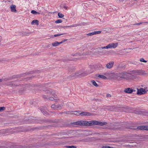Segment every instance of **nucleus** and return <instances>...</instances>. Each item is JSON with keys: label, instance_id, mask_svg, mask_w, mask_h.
<instances>
[{"label": "nucleus", "instance_id": "obj_1", "mask_svg": "<svg viewBox=\"0 0 148 148\" xmlns=\"http://www.w3.org/2000/svg\"><path fill=\"white\" fill-rule=\"evenodd\" d=\"M106 122H101L96 121H82V126H92L93 125H97L100 126H103L107 124Z\"/></svg>", "mask_w": 148, "mask_h": 148}, {"label": "nucleus", "instance_id": "obj_2", "mask_svg": "<svg viewBox=\"0 0 148 148\" xmlns=\"http://www.w3.org/2000/svg\"><path fill=\"white\" fill-rule=\"evenodd\" d=\"M91 73L88 70L85 71V69H82L76 72L75 74V76L81 77L85 76Z\"/></svg>", "mask_w": 148, "mask_h": 148}, {"label": "nucleus", "instance_id": "obj_3", "mask_svg": "<svg viewBox=\"0 0 148 148\" xmlns=\"http://www.w3.org/2000/svg\"><path fill=\"white\" fill-rule=\"evenodd\" d=\"M133 73L137 74L140 75H144L147 74L145 71L142 70H134L132 71Z\"/></svg>", "mask_w": 148, "mask_h": 148}, {"label": "nucleus", "instance_id": "obj_4", "mask_svg": "<svg viewBox=\"0 0 148 148\" xmlns=\"http://www.w3.org/2000/svg\"><path fill=\"white\" fill-rule=\"evenodd\" d=\"M137 94L138 95H142L147 93V91L145 89L140 88V89L137 88Z\"/></svg>", "mask_w": 148, "mask_h": 148}, {"label": "nucleus", "instance_id": "obj_5", "mask_svg": "<svg viewBox=\"0 0 148 148\" xmlns=\"http://www.w3.org/2000/svg\"><path fill=\"white\" fill-rule=\"evenodd\" d=\"M118 44L117 43H112L108 44V45L106 47H104V48L108 49L112 48H115L118 46Z\"/></svg>", "mask_w": 148, "mask_h": 148}, {"label": "nucleus", "instance_id": "obj_6", "mask_svg": "<svg viewBox=\"0 0 148 148\" xmlns=\"http://www.w3.org/2000/svg\"><path fill=\"white\" fill-rule=\"evenodd\" d=\"M19 82V81L17 80L15 81L10 82L6 83V85L9 86H18V84H19L18 83H17Z\"/></svg>", "mask_w": 148, "mask_h": 148}, {"label": "nucleus", "instance_id": "obj_7", "mask_svg": "<svg viewBox=\"0 0 148 148\" xmlns=\"http://www.w3.org/2000/svg\"><path fill=\"white\" fill-rule=\"evenodd\" d=\"M63 105L62 104H59L56 105H52L51 106V107L52 108H53L54 110L56 109H61Z\"/></svg>", "mask_w": 148, "mask_h": 148}, {"label": "nucleus", "instance_id": "obj_8", "mask_svg": "<svg viewBox=\"0 0 148 148\" xmlns=\"http://www.w3.org/2000/svg\"><path fill=\"white\" fill-rule=\"evenodd\" d=\"M79 114L82 116H89L91 115H94V114L93 113H91L89 112H82L80 113Z\"/></svg>", "mask_w": 148, "mask_h": 148}, {"label": "nucleus", "instance_id": "obj_9", "mask_svg": "<svg viewBox=\"0 0 148 148\" xmlns=\"http://www.w3.org/2000/svg\"><path fill=\"white\" fill-rule=\"evenodd\" d=\"M104 49H105L104 47L98 48L97 49V50L96 52L98 53H101L105 54L106 53V52L105 51L103 50Z\"/></svg>", "mask_w": 148, "mask_h": 148}, {"label": "nucleus", "instance_id": "obj_10", "mask_svg": "<svg viewBox=\"0 0 148 148\" xmlns=\"http://www.w3.org/2000/svg\"><path fill=\"white\" fill-rule=\"evenodd\" d=\"M137 128L138 129L143 130H148V126H138L137 127Z\"/></svg>", "mask_w": 148, "mask_h": 148}, {"label": "nucleus", "instance_id": "obj_11", "mask_svg": "<svg viewBox=\"0 0 148 148\" xmlns=\"http://www.w3.org/2000/svg\"><path fill=\"white\" fill-rule=\"evenodd\" d=\"M114 62L113 61H111L106 64V66L108 69H111L112 68L114 64Z\"/></svg>", "mask_w": 148, "mask_h": 148}, {"label": "nucleus", "instance_id": "obj_12", "mask_svg": "<svg viewBox=\"0 0 148 148\" xmlns=\"http://www.w3.org/2000/svg\"><path fill=\"white\" fill-rule=\"evenodd\" d=\"M16 6L14 5H12L10 6V9L11 11L12 12L16 13L17 11L16 10Z\"/></svg>", "mask_w": 148, "mask_h": 148}, {"label": "nucleus", "instance_id": "obj_13", "mask_svg": "<svg viewBox=\"0 0 148 148\" xmlns=\"http://www.w3.org/2000/svg\"><path fill=\"white\" fill-rule=\"evenodd\" d=\"M96 76L103 79H106L107 78L105 76L99 74H97L96 75Z\"/></svg>", "mask_w": 148, "mask_h": 148}, {"label": "nucleus", "instance_id": "obj_14", "mask_svg": "<svg viewBox=\"0 0 148 148\" xmlns=\"http://www.w3.org/2000/svg\"><path fill=\"white\" fill-rule=\"evenodd\" d=\"M124 91L125 92L128 93H131L132 92V89L130 88H126Z\"/></svg>", "mask_w": 148, "mask_h": 148}, {"label": "nucleus", "instance_id": "obj_15", "mask_svg": "<svg viewBox=\"0 0 148 148\" xmlns=\"http://www.w3.org/2000/svg\"><path fill=\"white\" fill-rule=\"evenodd\" d=\"M32 32H23L22 33V34L23 36H27L29 34H31Z\"/></svg>", "mask_w": 148, "mask_h": 148}, {"label": "nucleus", "instance_id": "obj_16", "mask_svg": "<svg viewBox=\"0 0 148 148\" xmlns=\"http://www.w3.org/2000/svg\"><path fill=\"white\" fill-rule=\"evenodd\" d=\"M39 21L37 20H33L31 22V24L32 25H33L35 23L36 25H38Z\"/></svg>", "mask_w": 148, "mask_h": 148}, {"label": "nucleus", "instance_id": "obj_17", "mask_svg": "<svg viewBox=\"0 0 148 148\" xmlns=\"http://www.w3.org/2000/svg\"><path fill=\"white\" fill-rule=\"evenodd\" d=\"M60 44V42H59L57 41L55 42L52 44V45L54 47H56L58 46Z\"/></svg>", "mask_w": 148, "mask_h": 148}, {"label": "nucleus", "instance_id": "obj_18", "mask_svg": "<svg viewBox=\"0 0 148 148\" xmlns=\"http://www.w3.org/2000/svg\"><path fill=\"white\" fill-rule=\"evenodd\" d=\"M44 90L47 93H48L49 94H52L53 95H54V92H53L51 91V90Z\"/></svg>", "mask_w": 148, "mask_h": 148}, {"label": "nucleus", "instance_id": "obj_19", "mask_svg": "<svg viewBox=\"0 0 148 148\" xmlns=\"http://www.w3.org/2000/svg\"><path fill=\"white\" fill-rule=\"evenodd\" d=\"M91 82L92 84L95 86L97 87L99 86V85L96 83L95 81L92 80L91 81Z\"/></svg>", "mask_w": 148, "mask_h": 148}, {"label": "nucleus", "instance_id": "obj_20", "mask_svg": "<svg viewBox=\"0 0 148 148\" xmlns=\"http://www.w3.org/2000/svg\"><path fill=\"white\" fill-rule=\"evenodd\" d=\"M82 121H79L75 122V124L77 125H82Z\"/></svg>", "mask_w": 148, "mask_h": 148}, {"label": "nucleus", "instance_id": "obj_21", "mask_svg": "<svg viewBox=\"0 0 148 148\" xmlns=\"http://www.w3.org/2000/svg\"><path fill=\"white\" fill-rule=\"evenodd\" d=\"M80 111H75L74 112H74V113H72V114H75V115H79L80 114H80V113H79V112Z\"/></svg>", "mask_w": 148, "mask_h": 148}, {"label": "nucleus", "instance_id": "obj_22", "mask_svg": "<svg viewBox=\"0 0 148 148\" xmlns=\"http://www.w3.org/2000/svg\"><path fill=\"white\" fill-rule=\"evenodd\" d=\"M47 99L51 100L53 101V100H54L55 102L58 101V99H54L53 98V97H51L48 98H47Z\"/></svg>", "mask_w": 148, "mask_h": 148}, {"label": "nucleus", "instance_id": "obj_23", "mask_svg": "<svg viewBox=\"0 0 148 148\" xmlns=\"http://www.w3.org/2000/svg\"><path fill=\"white\" fill-rule=\"evenodd\" d=\"M78 25L77 24H75L74 25H73L65 26L63 27L64 28L65 27L67 28V27H74L77 26Z\"/></svg>", "mask_w": 148, "mask_h": 148}, {"label": "nucleus", "instance_id": "obj_24", "mask_svg": "<svg viewBox=\"0 0 148 148\" xmlns=\"http://www.w3.org/2000/svg\"><path fill=\"white\" fill-rule=\"evenodd\" d=\"M31 12L32 14H40V13L38 12H37L35 10H32L31 11Z\"/></svg>", "mask_w": 148, "mask_h": 148}, {"label": "nucleus", "instance_id": "obj_25", "mask_svg": "<svg viewBox=\"0 0 148 148\" xmlns=\"http://www.w3.org/2000/svg\"><path fill=\"white\" fill-rule=\"evenodd\" d=\"M58 16L60 18H62L64 16V14H62L60 12H59L58 13Z\"/></svg>", "mask_w": 148, "mask_h": 148}, {"label": "nucleus", "instance_id": "obj_26", "mask_svg": "<svg viewBox=\"0 0 148 148\" xmlns=\"http://www.w3.org/2000/svg\"><path fill=\"white\" fill-rule=\"evenodd\" d=\"M62 22V20L58 19V20H57V21H55V23H61Z\"/></svg>", "mask_w": 148, "mask_h": 148}, {"label": "nucleus", "instance_id": "obj_27", "mask_svg": "<svg viewBox=\"0 0 148 148\" xmlns=\"http://www.w3.org/2000/svg\"><path fill=\"white\" fill-rule=\"evenodd\" d=\"M102 148H115L112 147H110L108 146H103L102 147Z\"/></svg>", "mask_w": 148, "mask_h": 148}, {"label": "nucleus", "instance_id": "obj_28", "mask_svg": "<svg viewBox=\"0 0 148 148\" xmlns=\"http://www.w3.org/2000/svg\"><path fill=\"white\" fill-rule=\"evenodd\" d=\"M118 76L119 77H120L121 78H124L125 77L123 75L119 73V74Z\"/></svg>", "mask_w": 148, "mask_h": 148}, {"label": "nucleus", "instance_id": "obj_29", "mask_svg": "<svg viewBox=\"0 0 148 148\" xmlns=\"http://www.w3.org/2000/svg\"><path fill=\"white\" fill-rule=\"evenodd\" d=\"M94 35H95L94 32L86 34V35L88 36H91Z\"/></svg>", "mask_w": 148, "mask_h": 148}, {"label": "nucleus", "instance_id": "obj_30", "mask_svg": "<svg viewBox=\"0 0 148 148\" xmlns=\"http://www.w3.org/2000/svg\"><path fill=\"white\" fill-rule=\"evenodd\" d=\"M140 62H145V63L147 62V61H146V60H144V58H141L140 59Z\"/></svg>", "mask_w": 148, "mask_h": 148}, {"label": "nucleus", "instance_id": "obj_31", "mask_svg": "<svg viewBox=\"0 0 148 148\" xmlns=\"http://www.w3.org/2000/svg\"><path fill=\"white\" fill-rule=\"evenodd\" d=\"M73 111H66V112H62V113H65L66 114H72L71 112H73Z\"/></svg>", "mask_w": 148, "mask_h": 148}, {"label": "nucleus", "instance_id": "obj_32", "mask_svg": "<svg viewBox=\"0 0 148 148\" xmlns=\"http://www.w3.org/2000/svg\"><path fill=\"white\" fill-rule=\"evenodd\" d=\"M101 31H100L94 32L95 35L100 34L101 33Z\"/></svg>", "mask_w": 148, "mask_h": 148}, {"label": "nucleus", "instance_id": "obj_33", "mask_svg": "<svg viewBox=\"0 0 148 148\" xmlns=\"http://www.w3.org/2000/svg\"><path fill=\"white\" fill-rule=\"evenodd\" d=\"M5 108L4 107H0V111L2 112L3 110H5Z\"/></svg>", "mask_w": 148, "mask_h": 148}, {"label": "nucleus", "instance_id": "obj_34", "mask_svg": "<svg viewBox=\"0 0 148 148\" xmlns=\"http://www.w3.org/2000/svg\"><path fill=\"white\" fill-rule=\"evenodd\" d=\"M67 148H76V146H67L66 147Z\"/></svg>", "mask_w": 148, "mask_h": 148}, {"label": "nucleus", "instance_id": "obj_35", "mask_svg": "<svg viewBox=\"0 0 148 148\" xmlns=\"http://www.w3.org/2000/svg\"><path fill=\"white\" fill-rule=\"evenodd\" d=\"M55 34L53 36L54 37H56L58 36H61L62 35L64 34Z\"/></svg>", "mask_w": 148, "mask_h": 148}, {"label": "nucleus", "instance_id": "obj_36", "mask_svg": "<svg viewBox=\"0 0 148 148\" xmlns=\"http://www.w3.org/2000/svg\"><path fill=\"white\" fill-rule=\"evenodd\" d=\"M34 86H38L40 88H42V87H43V86L42 85H37L36 84L35 85H34Z\"/></svg>", "mask_w": 148, "mask_h": 148}, {"label": "nucleus", "instance_id": "obj_37", "mask_svg": "<svg viewBox=\"0 0 148 148\" xmlns=\"http://www.w3.org/2000/svg\"><path fill=\"white\" fill-rule=\"evenodd\" d=\"M42 112L44 115H46L47 114V112L45 111L42 110Z\"/></svg>", "mask_w": 148, "mask_h": 148}, {"label": "nucleus", "instance_id": "obj_38", "mask_svg": "<svg viewBox=\"0 0 148 148\" xmlns=\"http://www.w3.org/2000/svg\"><path fill=\"white\" fill-rule=\"evenodd\" d=\"M106 97L108 98L110 97H111V95L109 93H108L106 94Z\"/></svg>", "mask_w": 148, "mask_h": 148}, {"label": "nucleus", "instance_id": "obj_39", "mask_svg": "<svg viewBox=\"0 0 148 148\" xmlns=\"http://www.w3.org/2000/svg\"><path fill=\"white\" fill-rule=\"evenodd\" d=\"M67 39H64L61 42H60V44L62 43L63 42H64L67 40Z\"/></svg>", "mask_w": 148, "mask_h": 148}, {"label": "nucleus", "instance_id": "obj_40", "mask_svg": "<svg viewBox=\"0 0 148 148\" xmlns=\"http://www.w3.org/2000/svg\"><path fill=\"white\" fill-rule=\"evenodd\" d=\"M42 97L43 98L45 99H47V96L45 95H42Z\"/></svg>", "mask_w": 148, "mask_h": 148}, {"label": "nucleus", "instance_id": "obj_41", "mask_svg": "<svg viewBox=\"0 0 148 148\" xmlns=\"http://www.w3.org/2000/svg\"><path fill=\"white\" fill-rule=\"evenodd\" d=\"M143 23H142V22H140L139 23H136V24L135 25H140V24H142Z\"/></svg>", "mask_w": 148, "mask_h": 148}, {"label": "nucleus", "instance_id": "obj_42", "mask_svg": "<svg viewBox=\"0 0 148 148\" xmlns=\"http://www.w3.org/2000/svg\"><path fill=\"white\" fill-rule=\"evenodd\" d=\"M2 40V37L1 36H0V42Z\"/></svg>", "mask_w": 148, "mask_h": 148}, {"label": "nucleus", "instance_id": "obj_43", "mask_svg": "<svg viewBox=\"0 0 148 148\" xmlns=\"http://www.w3.org/2000/svg\"><path fill=\"white\" fill-rule=\"evenodd\" d=\"M132 92H135L136 91V90H134L132 89Z\"/></svg>", "mask_w": 148, "mask_h": 148}, {"label": "nucleus", "instance_id": "obj_44", "mask_svg": "<svg viewBox=\"0 0 148 148\" xmlns=\"http://www.w3.org/2000/svg\"><path fill=\"white\" fill-rule=\"evenodd\" d=\"M66 138V137H62L61 138H61V139H62V138Z\"/></svg>", "mask_w": 148, "mask_h": 148}, {"label": "nucleus", "instance_id": "obj_45", "mask_svg": "<svg viewBox=\"0 0 148 148\" xmlns=\"http://www.w3.org/2000/svg\"><path fill=\"white\" fill-rule=\"evenodd\" d=\"M108 74V73H104V75H107Z\"/></svg>", "mask_w": 148, "mask_h": 148}, {"label": "nucleus", "instance_id": "obj_46", "mask_svg": "<svg viewBox=\"0 0 148 148\" xmlns=\"http://www.w3.org/2000/svg\"><path fill=\"white\" fill-rule=\"evenodd\" d=\"M64 8H65L66 10H67V7L65 6H64Z\"/></svg>", "mask_w": 148, "mask_h": 148}, {"label": "nucleus", "instance_id": "obj_47", "mask_svg": "<svg viewBox=\"0 0 148 148\" xmlns=\"http://www.w3.org/2000/svg\"><path fill=\"white\" fill-rule=\"evenodd\" d=\"M2 79H0V82H2Z\"/></svg>", "mask_w": 148, "mask_h": 148}, {"label": "nucleus", "instance_id": "obj_48", "mask_svg": "<svg viewBox=\"0 0 148 148\" xmlns=\"http://www.w3.org/2000/svg\"><path fill=\"white\" fill-rule=\"evenodd\" d=\"M3 60H0V62H3Z\"/></svg>", "mask_w": 148, "mask_h": 148}, {"label": "nucleus", "instance_id": "obj_49", "mask_svg": "<svg viewBox=\"0 0 148 148\" xmlns=\"http://www.w3.org/2000/svg\"><path fill=\"white\" fill-rule=\"evenodd\" d=\"M144 23H148V22H145Z\"/></svg>", "mask_w": 148, "mask_h": 148}, {"label": "nucleus", "instance_id": "obj_50", "mask_svg": "<svg viewBox=\"0 0 148 148\" xmlns=\"http://www.w3.org/2000/svg\"><path fill=\"white\" fill-rule=\"evenodd\" d=\"M81 141H84V140H81Z\"/></svg>", "mask_w": 148, "mask_h": 148}, {"label": "nucleus", "instance_id": "obj_51", "mask_svg": "<svg viewBox=\"0 0 148 148\" xmlns=\"http://www.w3.org/2000/svg\"><path fill=\"white\" fill-rule=\"evenodd\" d=\"M50 122H53V121H50Z\"/></svg>", "mask_w": 148, "mask_h": 148}, {"label": "nucleus", "instance_id": "obj_52", "mask_svg": "<svg viewBox=\"0 0 148 148\" xmlns=\"http://www.w3.org/2000/svg\"><path fill=\"white\" fill-rule=\"evenodd\" d=\"M125 73H123V74H125Z\"/></svg>", "mask_w": 148, "mask_h": 148}, {"label": "nucleus", "instance_id": "obj_53", "mask_svg": "<svg viewBox=\"0 0 148 148\" xmlns=\"http://www.w3.org/2000/svg\"><path fill=\"white\" fill-rule=\"evenodd\" d=\"M54 97H56L54 95Z\"/></svg>", "mask_w": 148, "mask_h": 148}]
</instances>
